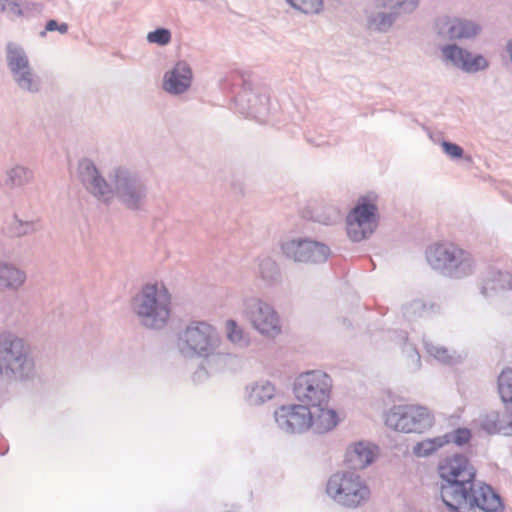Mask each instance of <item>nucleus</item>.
Here are the masks:
<instances>
[{
  "label": "nucleus",
  "mask_w": 512,
  "mask_h": 512,
  "mask_svg": "<svg viewBox=\"0 0 512 512\" xmlns=\"http://www.w3.org/2000/svg\"><path fill=\"white\" fill-rule=\"evenodd\" d=\"M192 69L186 61H178L174 67L165 72L163 77V89L173 95L186 92L192 83Z\"/></svg>",
  "instance_id": "obj_18"
},
{
  "label": "nucleus",
  "mask_w": 512,
  "mask_h": 512,
  "mask_svg": "<svg viewBox=\"0 0 512 512\" xmlns=\"http://www.w3.org/2000/svg\"><path fill=\"white\" fill-rule=\"evenodd\" d=\"M278 427L287 434L306 432L313 425L311 408L302 403L283 405L274 412Z\"/></svg>",
  "instance_id": "obj_13"
},
{
  "label": "nucleus",
  "mask_w": 512,
  "mask_h": 512,
  "mask_svg": "<svg viewBox=\"0 0 512 512\" xmlns=\"http://www.w3.org/2000/svg\"><path fill=\"white\" fill-rule=\"evenodd\" d=\"M437 471L440 478L439 486L476 478L475 467L470 463L469 458L461 453H455L442 459L438 464Z\"/></svg>",
  "instance_id": "obj_14"
},
{
  "label": "nucleus",
  "mask_w": 512,
  "mask_h": 512,
  "mask_svg": "<svg viewBox=\"0 0 512 512\" xmlns=\"http://www.w3.org/2000/svg\"><path fill=\"white\" fill-rule=\"evenodd\" d=\"M346 226H347V234L353 242H360V241L368 238L375 231V226L374 227H368L365 225L357 226L356 222L351 221L349 219H346Z\"/></svg>",
  "instance_id": "obj_35"
},
{
  "label": "nucleus",
  "mask_w": 512,
  "mask_h": 512,
  "mask_svg": "<svg viewBox=\"0 0 512 512\" xmlns=\"http://www.w3.org/2000/svg\"><path fill=\"white\" fill-rule=\"evenodd\" d=\"M480 426L483 431L490 435L512 436V416L507 412L502 416L497 411H491L483 415L480 419Z\"/></svg>",
  "instance_id": "obj_20"
},
{
  "label": "nucleus",
  "mask_w": 512,
  "mask_h": 512,
  "mask_svg": "<svg viewBox=\"0 0 512 512\" xmlns=\"http://www.w3.org/2000/svg\"><path fill=\"white\" fill-rule=\"evenodd\" d=\"M6 175L4 183L10 189L22 187L33 179V171L22 165H16L7 170Z\"/></svg>",
  "instance_id": "obj_31"
},
{
  "label": "nucleus",
  "mask_w": 512,
  "mask_h": 512,
  "mask_svg": "<svg viewBox=\"0 0 512 512\" xmlns=\"http://www.w3.org/2000/svg\"><path fill=\"white\" fill-rule=\"evenodd\" d=\"M230 189L234 195L243 198L245 196V179L243 175L233 174L230 180Z\"/></svg>",
  "instance_id": "obj_41"
},
{
  "label": "nucleus",
  "mask_w": 512,
  "mask_h": 512,
  "mask_svg": "<svg viewBox=\"0 0 512 512\" xmlns=\"http://www.w3.org/2000/svg\"><path fill=\"white\" fill-rule=\"evenodd\" d=\"M377 205L372 203L368 197H361L354 208L349 212L346 219L356 222L357 226L365 225L377 227Z\"/></svg>",
  "instance_id": "obj_19"
},
{
  "label": "nucleus",
  "mask_w": 512,
  "mask_h": 512,
  "mask_svg": "<svg viewBox=\"0 0 512 512\" xmlns=\"http://www.w3.org/2000/svg\"><path fill=\"white\" fill-rule=\"evenodd\" d=\"M377 9L391 10L396 13V19L402 14H410L419 5V0H374Z\"/></svg>",
  "instance_id": "obj_30"
},
{
  "label": "nucleus",
  "mask_w": 512,
  "mask_h": 512,
  "mask_svg": "<svg viewBox=\"0 0 512 512\" xmlns=\"http://www.w3.org/2000/svg\"><path fill=\"white\" fill-rule=\"evenodd\" d=\"M69 26L67 23H58V28L56 31L60 32L61 34H65L68 32Z\"/></svg>",
  "instance_id": "obj_45"
},
{
  "label": "nucleus",
  "mask_w": 512,
  "mask_h": 512,
  "mask_svg": "<svg viewBox=\"0 0 512 512\" xmlns=\"http://www.w3.org/2000/svg\"><path fill=\"white\" fill-rule=\"evenodd\" d=\"M111 200L115 197L127 210L139 212L148 202L149 187L145 178L126 166L114 167L109 173Z\"/></svg>",
  "instance_id": "obj_2"
},
{
  "label": "nucleus",
  "mask_w": 512,
  "mask_h": 512,
  "mask_svg": "<svg viewBox=\"0 0 512 512\" xmlns=\"http://www.w3.org/2000/svg\"><path fill=\"white\" fill-rule=\"evenodd\" d=\"M0 374L9 381H26L35 375L29 345L11 332L0 334Z\"/></svg>",
  "instance_id": "obj_3"
},
{
  "label": "nucleus",
  "mask_w": 512,
  "mask_h": 512,
  "mask_svg": "<svg viewBox=\"0 0 512 512\" xmlns=\"http://www.w3.org/2000/svg\"><path fill=\"white\" fill-rule=\"evenodd\" d=\"M146 39L151 44H157L159 46H166L171 42L172 34L171 31L164 27L156 28L150 31Z\"/></svg>",
  "instance_id": "obj_39"
},
{
  "label": "nucleus",
  "mask_w": 512,
  "mask_h": 512,
  "mask_svg": "<svg viewBox=\"0 0 512 512\" xmlns=\"http://www.w3.org/2000/svg\"><path fill=\"white\" fill-rule=\"evenodd\" d=\"M242 89L235 97L236 111L245 117L264 121L269 104V95L266 92L253 91L252 82L241 73Z\"/></svg>",
  "instance_id": "obj_11"
},
{
  "label": "nucleus",
  "mask_w": 512,
  "mask_h": 512,
  "mask_svg": "<svg viewBox=\"0 0 512 512\" xmlns=\"http://www.w3.org/2000/svg\"><path fill=\"white\" fill-rule=\"evenodd\" d=\"M218 343L215 328L203 321L192 322L178 336V347L184 357H205L208 362L215 358L225 359L226 355L222 353L214 354Z\"/></svg>",
  "instance_id": "obj_6"
},
{
  "label": "nucleus",
  "mask_w": 512,
  "mask_h": 512,
  "mask_svg": "<svg viewBox=\"0 0 512 512\" xmlns=\"http://www.w3.org/2000/svg\"><path fill=\"white\" fill-rule=\"evenodd\" d=\"M244 306L247 319L259 333L275 336L281 332L279 317L272 306L258 298L247 299Z\"/></svg>",
  "instance_id": "obj_12"
},
{
  "label": "nucleus",
  "mask_w": 512,
  "mask_h": 512,
  "mask_svg": "<svg viewBox=\"0 0 512 512\" xmlns=\"http://www.w3.org/2000/svg\"><path fill=\"white\" fill-rule=\"evenodd\" d=\"M171 296L163 286L158 289L157 284H146L141 291L133 297L132 310L137 315L142 326L148 329H162L168 322L171 312Z\"/></svg>",
  "instance_id": "obj_4"
},
{
  "label": "nucleus",
  "mask_w": 512,
  "mask_h": 512,
  "mask_svg": "<svg viewBox=\"0 0 512 512\" xmlns=\"http://www.w3.org/2000/svg\"><path fill=\"white\" fill-rule=\"evenodd\" d=\"M429 265L443 276L462 279L474 272L471 254L453 243H436L426 250Z\"/></svg>",
  "instance_id": "obj_5"
},
{
  "label": "nucleus",
  "mask_w": 512,
  "mask_h": 512,
  "mask_svg": "<svg viewBox=\"0 0 512 512\" xmlns=\"http://www.w3.org/2000/svg\"><path fill=\"white\" fill-rule=\"evenodd\" d=\"M343 324L347 327H351V322L347 320L346 318L343 319Z\"/></svg>",
  "instance_id": "obj_48"
},
{
  "label": "nucleus",
  "mask_w": 512,
  "mask_h": 512,
  "mask_svg": "<svg viewBox=\"0 0 512 512\" xmlns=\"http://www.w3.org/2000/svg\"><path fill=\"white\" fill-rule=\"evenodd\" d=\"M507 278V282L510 284L512 282L511 276L509 274L504 275Z\"/></svg>",
  "instance_id": "obj_50"
},
{
  "label": "nucleus",
  "mask_w": 512,
  "mask_h": 512,
  "mask_svg": "<svg viewBox=\"0 0 512 512\" xmlns=\"http://www.w3.org/2000/svg\"><path fill=\"white\" fill-rule=\"evenodd\" d=\"M445 444H447V440H445L442 436L428 438L416 443V445L413 447V454L417 457H427L432 455Z\"/></svg>",
  "instance_id": "obj_34"
},
{
  "label": "nucleus",
  "mask_w": 512,
  "mask_h": 512,
  "mask_svg": "<svg viewBox=\"0 0 512 512\" xmlns=\"http://www.w3.org/2000/svg\"><path fill=\"white\" fill-rule=\"evenodd\" d=\"M498 391L507 413L512 416V368H505L498 376Z\"/></svg>",
  "instance_id": "obj_32"
},
{
  "label": "nucleus",
  "mask_w": 512,
  "mask_h": 512,
  "mask_svg": "<svg viewBox=\"0 0 512 512\" xmlns=\"http://www.w3.org/2000/svg\"><path fill=\"white\" fill-rule=\"evenodd\" d=\"M11 0H0V12H6Z\"/></svg>",
  "instance_id": "obj_46"
},
{
  "label": "nucleus",
  "mask_w": 512,
  "mask_h": 512,
  "mask_svg": "<svg viewBox=\"0 0 512 512\" xmlns=\"http://www.w3.org/2000/svg\"><path fill=\"white\" fill-rule=\"evenodd\" d=\"M3 376V374H0V377Z\"/></svg>",
  "instance_id": "obj_51"
},
{
  "label": "nucleus",
  "mask_w": 512,
  "mask_h": 512,
  "mask_svg": "<svg viewBox=\"0 0 512 512\" xmlns=\"http://www.w3.org/2000/svg\"><path fill=\"white\" fill-rule=\"evenodd\" d=\"M6 12H9L18 17L23 15V10L21 9L20 5L13 0H11L10 3L8 4Z\"/></svg>",
  "instance_id": "obj_43"
},
{
  "label": "nucleus",
  "mask_w": 512,
  "mask_h": 512,
  "mask_svg": "<svg viewBox=\"0 0 512 512\" xmlns=\"http://www.w3.org/2000/svg\"><path fill=\"white\" fill-rule=\"evenodd\" d=\"M441 147L444 153L449 156L452 160L464 159L466 162L471 163L472 157L470 155H464V149L453 142L443 140Z\"/></svg>",
  "instance_id": "obj_38"
},
{
  "label": "nucleus",
  "mask_w": 512,
  "mask_h": 512,
  "mask_svg": "<svg viewBox=\"0 0 512 512\" xmlns=\"http://www.w3.org/2000/svg\"><path fill=\"white\" fill-rule=\"evenodd\" d=\"M441 51L446 60L466 73H476L489 66L484 56L480 54L473 56L471 52L456 44H447L441 48Z\"/></svg>",
  "instance_id": "obj_17"
},
{
  "label": "nucleus",
  "mask_w": 512,
  "mask_h": 512,
  "mask_svg": "<svg viewBox=\"0 0 512 512\" xmlns=\"http://www.w3.org/2000/svg\"><path fill=\"white\" fill-rule=\"evenodd\" d=\"M506 51L508 52L512 62V39L507 42Z\"/></svg>",
  "instance_id": "obj_47"
},
{
  "label": "nucleus",
  "mask_w": 512,
  "mask_h": 512,
  "mask_svg": "<svg viewBox=\"0 0 512 512\" xmlns=\"http://www.w3.org/2000/svg\"><path fill=\"white\" fill-rule=\"evenodd\" d=\"M57 28H58V22L54 19H50L46 22L45 30L40 32V36L44 37L46 35V32L56 31Z\"/></svg>",
  "instance_id": "obj_44"
},
{
  "label": "nucleus",
  "mask_w": 512,
  "mask_h": 512,
  "mask_svg": "<svg viewBox=\"0 0 512 512\" xmlns=\"http://www.w3.org/2000/svg\"><path fill=\"white\" fill-rule=\"evenodd\" d=\"M227 330H228V338L233 343H241L243 340V332L238 327L237 323L234 320H228L227 323Z\"/></svg>",
  "instance_id": "obj_42"
},
{
  "label": "nucleus",
  "mask_w": 512,
  "mask_h": 512,
  "mask_svg": "<svg viewBox=\"0 0 512 512\" xmlns=\"http://www.w3.org/2000/svg\"><path fill=\"white\" fill-rule=\"evenodd\" d=\"M396 20V13L391 10L372 12L367 16V28L378 33H387Z\"/></svg>",
  "instance_id": "obj_27"
},
{
  "label": "nucleus",
  "mask_w": 512,
  "mask_h": 512,
  "mask_svg": "<svg viewBox=\"0 0 512 512\" xmlns=\"http://www.w3.org/2000/svg\"><path fill=\"white\" fill-rule=\"evenodd\" d=\"M5 51L7 67L12 76L31 67L25 50L19 44L8 42Z\"/></svg>",
  "instance_id": "obj_23"
},
{
  "label": "nucleus",
  "mask_w": 512,
  "mask_h": 512,
  "mask_svg": "<svg viewBox=\"0 0 512 512\" xmlns=\"http://www.w3.org/2000/svg\"><path fill=\"white\" fill-rule=\"evenodd\" d=\"M247 401L250 405L258 406L273 398L275 387L270 381L256 382L247 387Z\"/></svg>",
  "instance_id": "obj_26"
},
{
  "label": "nucleus",
  "mask_w": 512,
  "mask_h": 512,
  "mask_svg": "<svg viewBox=\"0 0 512 512\" xmlns=\"http://www.w3.org/2000/svg\"><path fill=\"white\" fill-rule=\"evenodd\" d=\"M41 229L39 220H22L17 214L13 215V219L3 229L4 234L10 238H21L29 236Z\"/></svg>",
  "instance_id": "obj_25"
},
{
  "label": "nucleus",
  "mask_w": 512,
  "mask_h": 512,
  "mask_svg": "<svg viewBox=\"0 0 512 512\" xmlns=\"http://www.w3.org/2000/svg\"><path fill=\"white\" fill-rule=\"evenodd\" d=\"M435 30L440 39L456 41L475 38L482 31V27L467 19L441 17L435 22Z\"/></svg>",
  "instance_id": "obj_15"
},
{
  "label": "nucleus",
  "mask_w": 512,
  "mask_h": 512,
  "mask_svg": "<svg viewBox=\"0 0 512 512\" xmlns=\"http://www.w3.org/2000/svg\"><path fill=\"white\" fill-rule=\"evenodd\" d=\"M313 414V425L315 433L323 434L332 430L338 424V415L334 409L328 408V405L323 407L311 408Z\"/></svg>",
  "instance_id": "obj_22"
},
{
  "label": "nucleus",
  "mask_w": 512,
  "mask_h": 512,
  "mask_svg": "<svg viewBox=\"0 0 512 512\" xmlns=\"http://www.w3.org/2000/svg\"><path fill=\"white\" fill-rule=\"evenodd\" d=\"M388 427L403 433H424L434 425V416L426 407L393 406L386 416Z\"/></svg>",
  "instance_id": "obj_9"
},
{
  "label": "nucleus",
  "mask_w": 512,
  "mask_h": 512,
  "mask_svg": "<svg viewBox=\"0 0 512 512\" xmlns=\"http://www.w3.org/2000/svg\"><path fill=\"white\" fill-rule=\"evenodd\" d=\"M259 274L261 279L268 285L280 281L281 273L278 264L271 257H264L259 261Z\"/></svg>",
  "instance_id": "obj_33"
},
{
  "label": "nucleus",
  "mask_w": 512,
  "mask_h": 512,
  "mask_svg": "<svg viewBox=\"0 0 512 512\" xmlns=\"http://www.w3.org/2000/svg\"><path fill=\"white\" fill-rule=\"evenodd\" d=\"M426 350L430 355L442 363L449 364L452 361V356L449 355L448 350L445 347L426 344Z\"/></svg>",
  "instance_id": "obj_40"
},
{
  "label": "nucleus",
  "mask_w": 512,
  "mask_h": 512,
  "mask_svg": "<svg viewBox=\"0 0 512 512\" xmlns=\"http://www.w3.org/2000/svg\"><path fill=\"white\" fill-rule=\"evenodd\" d=\"M327 494L339 505L357 508L370 498V488L359 474L352 471L333 474L326 486Z\"/></svg>",
  "instance_id": "obj_7"
},
{
  "label": "nucleus",
  "mask_w": 512,
  "mask_h": 512,
  "mask_svg": "<svg viewBox=\"0 0 512 512\" xmlns=\"http://www.w3.org/2000/svg\"><path fill=\"white\" fill-rule=\"evenodd\" d=\"M481 293L484 295V296H487V287L483 286L481 288Z\"/></svg>",
  "instance_id": "obj_49"
},
{
  "label": "nucleus",
  "mask_w": 512,
  "mask_h": 512,
  "mask_svg": "<svg viewBox=\"0 0 512 512\" xmlns=\"http://www.w3.org/2000/svg\"><path fill=\"white\" fill-rule=\"evenodd\" d=\"M448 443H454L457 446H463L472 438L471 430L465 427H459L442 436Z\"/></svg>",
  "instance_id": "obj_37"
},
{
  "label": "nucleus",
  "mask_w": 512,
  "mask_h": 512,
  "mask_svg": "<svg viewBox=\"0 0 512 512\" xmlns=\"http://www.w3.org/2000/svg\"><path fill=\"white\" fill-rule=\"evenodd\" d=\"M331 388V377L320 370L303 372L293 383L295 398L309 408L328 405Z\"/></svg>",
  "instance_id": "obj_8"
},
{
  "label": "nucleus",
  "mask_w": 512,
  "mask_h": 512,
  "mask_svg": "<svg viewBox=\"0 0 512 512\" xmlns=\"http://www.w3.org/2000/svg\"><path fill=\"white\" fill-rule=\"evenodd\" d=\"M374 461V453L367 443L360 441L350 447L345 454V463L351 470H361Z\"/></svg>",
  "instance_id": "obj_21"
},
{
  "label": "nucleus",
  "mask_w": 512,
  "mask_h": 512,
  "mask_svg": "<svg viewBox=\"0 0 512 512\" xmlns=\"http://www.w3.org/2000/svg\"><path fill=\"white\" fill-rule=\"evenodd\" d=\"M280 248L284 257L295 263L320 264L330 255V248L326 244L310 238L286 239L281 242Z\"/></svg>",
  "instance_id": "obj_10"
},
{
  "label": "nucleus",
  "mask_w": 512,
  "mask_h": 512,
  "mask_svg": "<svg viewBox=\"0 0 512 512\" xmlns=\"http://www.w3.org/2000/svg\"><path fill=\"white\" fill-rule=\"evenodd\" d=\"M440 499L447 512H496L504 508L500 494L482 481L469 480L439 486Z\"/></svg>",
  "instance_id": "obj_1"
},
{
  "label": "nucleus",
  "mask_w": 512,
  "mask_h": 512,
  "mask_svg": "<svg viewBox=\"0 0 512 512\" xmlns=\"http://www.w3.org/2000/svg\"><path fill=\"white\" fill-rule=\"evenodd\" d=\"M403 315L409 320L414 321L419 318L431 317L440 312V305L436 302H426L422 299H414L402 308Z\"/></svg>",
  "instance_id": "obj_24"
},
{
  "label": "nucleus",
  "mask_w": 512,
  "mask_h": 512,
  "mask_svg": "<svg viewBox=\"0 0 512 512\" xmlns=\"http://www.w3.org/2000/svg\"><path fill=\"white\" fill-rule=\"evenodd\" d=\"M78 178L85 189L106 205L111 203L109 182L101 175L93 161L83 158L78 163Z\"/></svg>",
  "instance_id": "obj_16"
},
{
  "label": "nucleus",
  "mask_w": 512,
  "mask_h": 512,
  "mask_svg": "<svg viewBox=\"0 0 512 512\" xmlns=\"http://www.w3.org/2000/svg\"><path fill=\"white\" fill-rule=\"evenodd\" d=\"M25 281V273L8 263H0V289L18 288Z\"/></svg>",
  "instance_id": "obj_29"
},
{
  "label": "nucleus",
  "mask_w": 512,
  "mask_h": 512,
  "mask_svg": "<svg viewBox=\"0 0 512 512\" xmlns=\"http://www.w3.org/2000/svg\"><path fill=\"white\" fill-rule=\"evenodd\" d=\"M12 78L18 88L24 92L36 94L41 90V78L34 72L32 67L18 72Z\"/></svg>",
  "instance_id": "obj_28"
},
{
  "label": "nucleus",
  "mask_w": 512,
  "mask_h": 512,
  "mask_svg": "<svg viewBox=\"0 0 512 512\" xmlns=\"http://www.w3.org/2000/svg\"><path fill=\"white\" fill-rule=\"evenodd\" d=\"M294 9L304 14H319L323 10V0H286Z\"/></svg>",
  "instance_id": "obj_36"
}]
</instances>
